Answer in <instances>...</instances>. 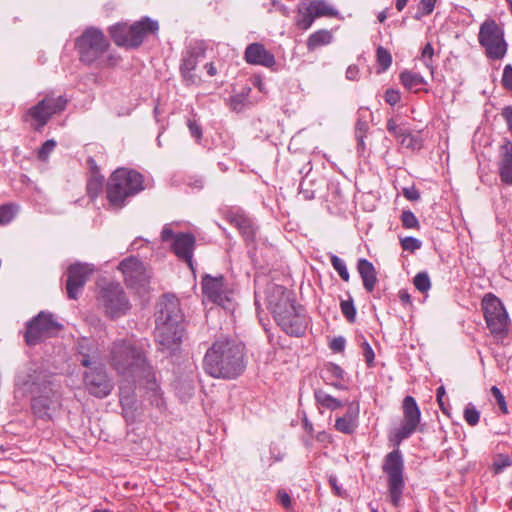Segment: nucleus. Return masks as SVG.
Returning a JSON list of instances; mask_svg holds the SVG:
<instances>
[{
	"label": "nucleus",
	"instance_id": "nucleus-27",
	"mask_svg": "<svg viewBox=\"0 0 512 512\" xmlns=\"http://www.w3.org/2000/svg\"><path fill=\"white\" fill-rule=\"evenodd\" d=\"M204 55V51L201 49H189L183 56L182 63L180 66V72L184 81L188 84H195L197 82V76L193 73L195 70L198 58Z\"/></svg>",
	"mask_w": 512,
	"mask_h": 512
},
{
	"label": "nucleus",
	"instance_id": "nucleus-2",
	"mask_svg": "<svg viewBox=\"0 0 512 512\" xmlns=\"http://www.w3.org/2000/svg\"><path fill=\"white\" fill-rule=\"evenodd\" d=\"M203 366L214 378L234 379L245 370L244 347L227 338L218 339L207 350Z\"/></svg>",
	"mask_w": 512,
	"mask_h": 512
},
{
	"label": "nucleus",
	"instance_id": "nucleus-48",
	"mask_svg": "<svg viewBox=\"0 0 512 512\" xmlns=\"http://www.w3.org/2000/svg\"><path fill=\"white\" fill-rule=\"evenodd\" d=\"M491 393L494 396V398L496 399L497 404L499 405L500 410L504 414H507L508 413V408H507L506 400H505L504 395L500 391V389L497 386H493L491 388Z\"/></svg>",
	"mask_w": 512,
	"mask_h": 512
},
{
	"label": "nucleus",
	"instance_id": "nucleus-52",
	"mask_svg": "<svg viewBox=\"0 0 512 512\" xmlns=\"http://www.w3.org/2000/svg\"><path fill=\"white\" fill-rule=\"evenodd\" d=\"M277 500L283 506V508H285L286 510H291L292 509L291 498H290L289 494L285 490H283V489H279L278 490V492H277Z\"/></svg>",
	"mask_w": 512,
	"mask_h": 512
},
{
	"label": "nucleus",
	"instance_id": "nucleus-6",
	"mask_svg": "<svg viewBox=\"0 0 512 512\" xmlns=\"http://www.w3.org/2000/svg\"><path fill=\"white\" fill-rule=\"evenodd\" d=\"M158 29L157 21L146 17L132 25H114L110 28V36L117 46L136 48L142 44L148 34H154Z\"/></svg>",
	"mask_w": 512,
	"mask_h": 512
},
{
	"label": "nucleus",
	"instance_id": "nucleus-47",
	"mask_svg": "<svg viewBox=\"0 0 512 512\" xmlns=\"http://www.w3.org/2000/svg\"><path fill=\"white\" fill-rule=\"evenodd\" d=\"M422 246V242L418 240L417 238L408 236L403 239H401V247L405 251L414 252L418 249H420Z\"/></svg>",
	"mask_w": 512,
	"mask_h": 512
},
{
	"label": "nucleus",
	"instance_id": "nucleus-5",
	"mask_svg": "<svg viewBox=\"0 0 512 512\" xmlns=\"http://www.w3.org/2000/svg\"><path fill=\"white\" fill-rule=\"evenodd\" d=\"M144 190V177L135 170L120 168L115 170L107 183V199L109 203L122 208L127 198Z\"/></svg>",
	"mask_w": 512,
	"mask_h": 512
},
{
	"label": "nucleus",
	"instance_id": "nucleus-36",
	"mask_svg": "<svg viewBox=\"0 0 512 512\" xmlns=\"http://www.w3.org/2000/svg\"><path fill=\"white\" fill-rule=\"evenodd\" d=\"M376 58L380 66V72L386 71L391 66L392 56L386 48L379 46L376 51Z\"/></svg>",
	"mask_w": 512,
	"mask_h": 512
},
{
	"label": "nucleus",
	"instance_id": "nucleus-19",
	"mask_svg": "<svg viewBox=\"0 0 512 512\" xmlns=\"http://www.w3.org/2000/svg\"><path fill=\"white\" fill-rule=\"evenodd\" d=\"M118 269L124 275L128 287L140 289L149 282V276L142 261L136 257H128L119 263Z\"/></svg>",
	"mask_w": 512,
	"mask_h": 512
},
{
	"label": "nucleus",
	"instance_id": "nucleus-49",
	"mask_svg": "<svg viewBox=\"0 0 512 512\" xmlns=\"http://www.w3.org/2000/svg\"><path fill=\"white\" fill-rule=\"evenodd\" d=\"M187 126L191 135L199 142L202 138V127L195 119H188Z\"/></svg>",
	"mask_w": 512,
	"mask_h": 512
},
{
	"label": "nucleus",
	"instance_id": "nucleus-39",
	"mask_svg": "<svg viewBox=\"0 0 512 512\" xmlns=\"http://www.w3.org/2000/svg\"><path fill=\"white\" fill-rule=\"evenodd\" d=\"M399 139L401 145L407 149L420 150L422 147V141L420 138L412 135L411 133L405 132Z\"/></svg>",
	"mask_w": 512,
	"mask_h": 512
},
{
	"label": "nucleus",
	"instance_id": "nucleus-8",
	"mask_svg": "<svg viewBox=\"0 0 512 512\" xmlns=\"http://www.w3.org/2000/svg\"><path fill=\"white\" fill-rule=\"evenodd\" d=\"M97 301L105 315L111 319L125 315L131 308L129 299L119 283L110 282L102 286Z\"/></svg>",
	"mask_w": 512,
	"mask_h": 512
},
{
	"label": "nucleus",
	"instance_id": "nucleus-13",
	"mask_svg": "<svg viewBox=\"0 0 512 512\" xmlns=\"http://www.w3.org/2000/svg\"><path fill=\"white\" fill-rule=\"evenodd\" d=\"M338 12L325 0H303L297 6L295 24L301 30L309 29L319 17H336Z\"/></svg>",
	"mask_w": 512,
	"mask_h": 512
},
{
	"label": "nucleus",
	"instance_id": "nucleus-46",
	"mask_svg": "<svg viewBox=\"0 0 512 512\" xmlns=\"http://www.w3.org/2000/svg\"><path fill=\"white\" fill-rule=\"evenodd\" d=\"M56 141L53 139L45 141L38 150L37 157L41 161H46L50 153L55 149Z\"/></svg>",
	"mask_w": 512,
	"mask_h": 512
},
{
	"label": "nucleus",
	"instance_id": "nucleus-16",
	"mask_svg": "<svg viewBox=\"0 0 512 512\" xmlns=\"http://www.w3.org/2000/svg\"><path fill=\"white\" fill-rule=\"evenodd\" d=\"M16 384L30 393H38L53 387L47 373L36 364H30L22 369L17 375Z\"/></svg>",
	"mask_w": 512,
	"mask_h": 512
},
{
	"label": "nucleus",
	"instance_id": "nucleus-10",
	"mask_svg": "<svg viewBox=\"0 0 512 512\" xmlns=\"http://www.w3.org/2000/svg\"><path fill=\"white\" fill-rule=\"evenodd\" d=\"M63 328L53 316V314L41 311L26 324L24 334L25 342L28 346H35L46 338L56 336Z\"/></svg>",
	"mask_w": 512,
	"mask_h": 512
},
{
	"label": "nucleus",
	"instance_id": "nucleus-62",
	"mask_svg": "<svg viewBox=\"0 0 512 512\" xmlns=\"http://www.w3.org/2000/svg\"><path fill=\"white\" fill-rule=\"evenodd\" d=\"M230 102L233 110H240L243 106V97L241 95L232 96Z\"/></svg>",
	"mask_w": 512,
	"mask_h": 512
},
{
	"label": "nucleus",
	"instance_id": "nucleus-63",
	"mask_svg": "<svg viewBox=\"0 0 512 512\" xmlns=\"http://www.w3.org/2000/svg\"><path fill=\"white\" fill-rule=\"evenodd\" d=\"M176 234H174L173 230L167 226H165L161 232L162 241H169L170 239L174 240Z\"/></svg>",
	"mask_w": 512,
	"mask_h": 512
},
{
	"label": "nucleus",
	"instance_id": "nucleus-31",
	"mask_svg": "<svg viewBox=\"0 0 512 512\" xmlns=\"http://www.w3.org/2000/svg\"><path fill=\"white\" fill-rule=\"evenodd\" d=\"M332 34L330 31L321 29L312 33L307 39V48L309 51H314L320 46L328 45L332 41Z\"/></svg>",
	"mask_w": 512,
	"mask_h": 512
},
{
	"label": "nucleus",
	"instance_id": "nucleus-37",
	"mask_svg": "<svg viewBox=\"0 0 512 512\" xmlns=\"http://www.w3.org/2000/svg\"><path fill=\"white\" fill-rule=\"evenodd\" d=\"M340 309L344 317L348 322L354 323L356 320V308L353 303V299L349 296L348 300H342L340 302Z\"/></svg>",
	"mask_w": 512,
	"mask_h": 512
},
{
	"label": "nucleus",
	"instance_id": "nucleus-12",
	"mask_svg": "<svg viewBox=\"0 0 512 512\" xmlns=\"http://www.w3.org/2000/svg\"><path fill=\"white\" fill-rule=\"evenodd\" d=\"M482 310L490 333L504 338L508 333V314L504 305L494 294H486L482 299Z\"/></svg>",
	"mask_w": 512,
	"mask_h": 512
},
{
	"label": "nucleus",
	"instance_id": "nucleus-64",
	"mask_svg": "<svg viewBox=\"0 0 512 512\" xmlns=\"http://www.w3.org/2000/svg\"><path fill=\"white\" fill-rule=\"evenodd\" d=\"M329 483H330L331 487L333 488V490H334L335 494H336L337 496L342 497V496H343V493H342V491H341L340 487H339V486H338V484H337V479H336V477H334V476H330V478H329Z\"/></svg>",
	"mask_w": 512,
	"mask_h": 512
},
{
	"label": "nucleus",
	"instance_id": "nucleus-7",
	"mask_svg": "<svg viewBox=\"0 0 512 512\" xmlns=\"http://www.w3.org/2000/svg\"><path fill=\"white\" fill-rule=\"evenodd\" d=\"M68 100L64 96L55 97L46 94L36 105L30 107L22 116V120L29 123L35 131H41L55 115L65 110Z\"/></svg>",
	"mask_w": 512,
	"mask_h": 512
},
{
	"label": "nucleus",
	"instance_id": "nucleus-18",
	"mask_svg": "<svg viewBox=\"0 0 512 512\" xmlns=\"http://www.w3.org/2000/svg\"><path fill=\"white\" fill-rule=\"evenodd\" d=\"M93 272L94 267L87 263H75L67 268L66 291L69 299L78 298Z\"/></svg>",
	"mask_w": 512,
	"mask_h": 512
},
{
	"label": "nucleus",
	"instance_id": "nucleus-58",
	"mask_svg": "<svg viewBox=\"0 0 512 512\" xmlns=\"http://www.w3.org/2000/svg\"><path fill=\"white\" fill-rule=\"evenodd\" d=\"M358 414H359L358 406L350 404L343 417H345L347 420L351 421L352 423L356 424Z\"/></svg>",
	"mask_w": 512,
	"mask_h": 512
},
{
	"label": "nucleus",
	"instance_id": "nucleus-21",
	"mask_svg": "<svg viewBox=\"0 0 512 512\" xmlns=\"http://www.w3.org/2000/svg\"><path fill=\"white\" fill-rule=\"evenodd\" d=\"M182 335V323H156L155 338L162 349L175 350L181 342Z\"/></svg>",
	"mask_w": 512,
	"mask_h": 512
},
{
	"label": "nucleus",
	"instance_id": "nucleus-41",
	"mask_svg": "<svg viewBox=\"0 0 512 512\" xmlns=\"http://www.w3.org/2000/svg\"><path fill=\"white\" fill-rule=\"evenodd\" d=\"M330 262L333 268L338 272L339 276L344 280L345 282L349 281L350 275L347 270L345 262L339 258L336 255L330 256Z\"/></svg>",
	"mask_w": 512,
	"mask_h": 512
},
{
	"label": "nucleus",
	"instance_id": "nucleus-26",
	"mask_svg": "<svg viewBox=\"0 0 512 512\" xmlns=\"http://www.w3.org/2000/svg\"><path fill=\"white\" fill-rule=\"evenodd\" d=\"M227 220L239 230L247 245L255 244L257 227L251 219L244 214L231 213L227 216Z\"/></svg>",
	"mask_w": 512,
	"mask_h": 512
},
{
	"label": "nucleus",
	"instance_id": "nucleus-24",
	"mask_svg": "<svg viewBox=\"0 0 512 512\" xmlns=\"http://www.w3.org/2000/svg\"><path fill=\"white\" fill-rule=\"evenodd\" d=\"M195 237L191 233H178L174 237L172 250L175 255L192 268V256L195 247Z\"/></svg>",
	"mask_w": 512,
	"mask_h": 512
},
{
	"label": "nucleus",
	"instance_id": "nucleus-15",
	"mask_svg": "<svg viewBox=\"0 0 512 512\" xmlns=\"http://www.w3.org/2000/svg\"><path fill=\"white\" fill-rule=\"evenodd\" d=\"M82 382L90 395L100 399L109 396L114 388V383L103 365L86 369L82 374Z\"/></svg>",
	"mask_w": 512,
	"mask_h": 512
},
{
	"label": "nucleus",
	"instance_id": "nucleus-17",
	"mask_svg": "<svg viewBox=\"0 0 512 512\" xmlns=\"http://www.w3.org/2000/svg\"><path fill=\"white\" fill-rule=\"evenodd\" d=\"M39 395L34 396L31 402L33 414L43 420H51L52 415L61 406V395L53 387L38 392Z\"/></svg>",
	"mask_w": 512,
	"mask_h": 512
},
{
	"label": "nucleus",
	"instance_id": "nucleus-45",
	"mask_svg": "<svg viewBox=\"0 0 512 512\" xmlns=\"http://www.w3.org/2000/svg\"><path fill=\"white\" fill-rule=\"evenodd\" d=\"M512 465V461L509 456L504 454H498L495 456L493 461V470L496 474L503 471L504 468Z\"/></svg>",
	"mask_w": 512,
	"mask_h": 512
},
{
	"label": "nucleus",
	"instance_id": "nucleus-35",
	"mask_svg": "<svg viewBox=\"0 0 512 512\" xmlns=\"http://www.w3.org/2000/svg\"><path fill=\"white\" fill-rule=\"evenodd\" d=\"M18 211V206L12 203L0 206V225L10 223Z\"/></svg>",
	"mask_w": 512,
	"mask_h": 512
},
{
	"label": "nucleus",
	"instance_id": "nucleus-9",
	"mask_svg": "<svg viewBox=\"0 0 512 512\" xmlns=\"http://www.w3.org/2000/svg\"><path fill=\"white\" fill-rule=\"evenodd\" d=\"M478 41L489 59L501 60L505 57L508 44L504 38V29L495 20L487 19L481 24Z\"/></svg>",
	"mask_w": 512,
	"mask_h": 512
},
{
	"label": "nucleus",
	"instance_id": "nucleus-50",
	"mask_svg": "<svg viewBox=\"0 0 512 512\" xmlns=\"http://www.w3.org/2000/svg\"><path fill=\"white\" fill-rule=\"evenodd\" d=\"M386 128L389 133L398 139L406 132L393 118L387 120Z\"/></svg>",
	"mask_w": 512,
	"mask_h": 512
},
{
	"label": "nucleus",
	"instance_id": "nucleus-23",
	"mask_svg": "<svg viewBox=\"0 0 512 512\" xmlns=\"http://www.w3.org/2000/svg\"><path fill=\"white\" fill-rule=\"evenodd\" d=\"M201 285L203 294L210 301L216 304H222L225 300H227V289L224 283V277L222 275L217 277L205 275L202 278Z\"/></svg>",
	"mask_w": 512,
	"mask_h": 512
},
{
	"label": "nucleus",
	"instance_id": "nucleus-11",
	"mask_svg": "<svg viewBox=\"0 0 512 512\" xmlns=\"http://www.w3.org/2000/svg\"><path fill=\"white\" fill-rule=\"evenodd\" d=\"M382 470L388 476V490L394 506H398L404 490V460L399 449L388 453L383 461Z\"/></svg>",
	"mask_w": 512,
	"mask_h": 512
},
{
	"label": "nucleus",
	"instance_id": "nucleus-57",
	"mask_svg": "<svg viewBox=\"0 0 512 512\" xmlns=\"http://www.w3.org/2000/svg\"><path fill=\"white\" fill-rule=\"evenodd\" d=\"M345 343H346L345 338L342 336H338V337H335L330 342V348L334 352H342L345 348Z\"/></svg>",
	"mask_w": 512,
	"mask_h": 512
},
{
	"label": "nucleus",
	"instance_id": "nucleus-42",
	"mask_svg": "<svg viewBox=\"0 0 512 512\" xmlns=\"http://www.w3.org/2000/svg\"><path fill=\"white\" fill-rule=\"evenodd\" d=\"M413 282L416 289L422 293L427 292L431 287L430 278L426 272H419L416 274Z\"/></svg>",
	"mask_w": 512,
	"mask_h": 512
},
{
	"label": "nucleus",
	"instance_id": "nucleus-33",
	"mask_svg": "<svg viewBox=\"0 0 512 512\" xmlns=\"http://www.w3.org/2000/svg\"><path fill=\"white\" fill-rule=\"evenodd\" d=\"M104 177L99 171L91 172L90 177L87 180L86 190L87 194L91 199L97 198L103 188Z\"/></svg>",
	"mask_w": 512,
	"mask_h": 512
},
{
	"label": "nucleus",
	"instance_id": "nucleus-34",
	"mask_svg": "<svg viewBox=\"0 0 512 512\" xmlns=\"http://www.w3.org/2000/svg\"><path fill=\"white\" fill-rule=\"evenodd\" d=\"M368 130H369L368 122L364 118L359 117L355 124V137L358 141V149H361V150L365 149L364 138L366 137Z\"/></svg>",
	"mask_w": 512,
	"mask_h": 512
},
{
	"label": "nucleus",
	"instance_id": "nucleus-4",
	"mask_svg": "<svg viewBox=\"0 0 512 512\" xmlns=\"http://www.w3.org/2000/svg\"><path fill=\"white\" fill-rule=\"evenodd\" d=\"M110 43L104 33L97 28L89 27L75 40V48L79 60L85 65H95L97 68L115 67L121 60L117 54L105 56Z\"/></svg>",
	"mask_w": 512,
	"mask_h": 512
},
{
	"label": "nucleus",
	"instance_id": "nucleus-22",
	"mask_svg": "<svg viewBox=\"0 0 512 512\" xmlns=\"http://www.w3.org/2000/svg\"><path fill=\"white\" fill-rule=\"evenodd\" d=\"M77 359L86 369L102 365L98 346L86 337L80 338L77 342Z\"/></svg>",
	"mask_w": 512,
	"mask_h": 512
},
{
	"label": "nucleus",
	"instance_id": "nucleus-43",
	"mask_svg": "<svg viewBox=\"0 0 512 512\" xmlns=\"http://www.w3.org/2000/svg\"><path fill=\"white\" fill-rule=\"evenodd\" d=\"M464 419L470 426H475L479 423L480 412L472 404H468L464 409Z\"/></svg>",
	"mask_w": 512,
	"mask_h": 512
},
{
	"label": "nucleus",
	"instance_id": "nucleus-56",
	"mask_svg": "<svg viewBox=\"0 0 512 512\" xmlns=\"http://www.w3.org/2000/svg\"><path fill=\"white\" fill-rule=\"evenodd\" d=\"M326 372L331 376V377H334L336 379H342L343 378V375H344V371L343 369L336 365V364H329L327 367H326Z\"/></svg>",
	"mask_w": 512,
	"mask_h": 512
},
{
	"label": "nucleus",
	"instance_id": "nucleus-20",
	"mask_svg": "<svg viewBox=\"0 0 512 512\" xmlns=\"http://www.w3.org/2000/svg\"><path fill=\"white\" fill-rule=\"evenodd\" d=\"M156 323H182L183 313L179 299L172 294L164 295L158 303L156 312Z\"/></svg>",
	"mask_w": 512,
	"mask_h": 512
},
{
	"label": "nucleus",
	"instance_id": "nucleus-14",
	"mask_svg": "<svg viewBox=\"0 0 512 512\" xmlns=\"http://www.w3.org/2000/svg\"><path fill=\"white\" fill-rule=\"evenodd\" d=\"M402 410L403 422L391 437V441L396 446L400 445L404 439L409 438L417 430L421 421V411L414 397L409 395L404 397Z\"/></svg>",
	"mask_w": 512,
	"mask_h": 512
},
{
	"label": "nucleus",
	"instance_id": "nucleus-61",
	"mask_svg": "<svg viewBox=\"0 0 512 512\" xmlns=\"http://www.w3.org/2000/svg\"><path fill=\"white\" fill-rule=\"evenodd\" d=\"M359 77V68L355 65H351L346 70V78L349 80H357Z\"/></svg>",
	"mask_w": 512,
	"mask_h": 512
},
{
	"label": "nucleus",
	"instance_id": "nucleus-32",
	"mask_svg": "<svg viewBox=\"0 0 512 512\" xmlns=\"http://www.w3.org/2000/svg\"><path fill=\"white\" fill-rule=\"evenodd\" d=\"M314 397L319 405L332 411L344 406L339 399L331 396L322 389H316L314 391Z\"/></svg>",
	"mask_w": 512,
	"mask_h": 512
},
{
	"label": "nucleus",
	"instance_id": "nucleus-3",
	"mask_svg": "<svg viewBox=\"0 0 512 512\" xmlns=\"http://www.w3.org/2000/svg\"><path fill=\"white\" fill-rule=\"evenodd\" d=\"M107 361L119 375L129 378L148 377L151 366L143 349L133 339H117L108 348Z\"/></svg>",
	"mask_w": 512,
	"mask_h": 512
},
{
	"label": "nucleus",
	"instance_id": "nucleus-40",
	"mask_svg": "<svg viewBox=\"0 0 512 512\" xmlns=\"http://www.w3.org/2000/svg\"><path fill=\"white\" fill-rule=\"evenodd\" d=\"M401 224L405 229H416L420 228V223L414 213L410 210L402 211L400 216Z\"/></svg>",
	"mask_w": 512,
	"mask_h": 512
},
{
	"label": "nucleus",
	"instance_id": "nucleus-1",
	"mask_svg": "<svg viewBox=\"0 0 512 512\" xmlns=\"http://www.w3.org/2000/svg\"><path fill=\"white\" fill-rule=\"evenodd\" d=\"M266 301L274 320L286 334L295 337L305 334L307 317L304 308L295 304L292 291L278 284H270L266 290Z\"/></svg>",
	"mask_w": 512,
	"mask_h": 512
},
{
	"label": "nucleus",
	"instance_id": "nucleus-59",
	"mask_svg": "<svg viewBox=\"0 0 512 512\" xmlns=\"http://www.w3.org/2000/svg\"><path fill=\"white\" fill-rule=\"evenodd\" d=\"M433 55H434V48H433V46L431 45V43H429V42H428V43L424 46V48H423V50H422V59L424 60V62H425V64H426V66H427V67H428V66H430V63H428V62H427V59H428L429 61H431V60H432Z\"/></svg>",
	"mask_w": 512,
	"mask_h": 512
},
{
	"label": "nucleus",
	"instance_id": "nucleus-29",
	"mask_svg": "<svg viewBox=\"0 0 512 512\" xmlns=\"http://www.w3.org/2000/svg\"><path fill=\"white\" fill-rule=\"evenodd\" d=\"M357 270L367 292H372L377 284V272L374 265L367 259L361 258L357 263Z\"/></svg>",
	"mask_w": 512,
	"mask_h": 512
},
{
	"label": "nucleus",
	"instance_id": "nucleus-28",
	"mask_svg": "<svg viewBox=\"0 0 512 512\" xmlns=\"http://www.w3.org/2000/svg\"><path fill=\"white\" fill-rule=\"evenodd\" d=\"M499 176L506 185H512V142L508 139L500 147Z\"/></svg>",
	"mask_w": 512,
	"mask_h": 512
},
{
	"label": "nucleus",
	"instance_id": "nucleus-53",
	"mask_svg": "<svg viewBox=\"0 0 512 512\" xmlns=\"http://www.w3.org/2000/svg\"><path fill=\"white\" fill-rule=\"evenodd\" d=\"M361 347L363 350V355L365 357V361H366L367 365L371 367L374 363V358H375L374 351L367 341H364L362 343Z\"/></svg>",
	"mask_w": 512,
	"mask_h": 512
},
{
	"label": "nucleus",
	"instance_id": "nucleus-55",
	"mask_svg": "<svg viewBox=\"0 0 512 512\" xmlns=\"http://www.w3.org/2000/svg\"><path fill=\"white\" fill-rule=\"evenodd\" d=\"M402 194L410 201H417L420 198V193L415 186L404 187L402 189Z\"/></svg>",
	"mask_w": 512,
	"mask_h": 512
},
{
	"label": "nucleus",
	"instance_id": "nucleus-60",
	"mask_svg": "<svg viewBox=\"0 0 512 512\" xmlns=\"http://www.w3.org/2000/svg\"><path fill=\"white\" fill-rule=\"evenodd\" d=\"M445 395H446V391H445L444 386L438 387L436 390V398H437V402L440 406V409L442 410L443 413H446V408L444 406Z\"/></svg>",
	"mask_w": 512,
	"mask_h": 512
},
{
	"label": "nucleus",
	"instance_id": "nucleus-38",
	"mask_svg": "<svg viewBox=\"0 0 512 512\" xmlns=\"http://www.w3.org/2000/svg\"><path fill=\"white\" fill-rule=\"evenodd\" d=\"M436 1L437 0H420L414 19L420 20L422 17L430 15L434 10Z\"/></svg>",
	"mask_w": 512,
	"mask_h": 512
},
{
	"label": "nucleus",
	"instance_id": "nucleus-25",
	"mask_svg": "<svg viewBox=\"0 0 512 512\" xmlns=\"http://www.w3.org/2000/svg\"><path fill=\"white\" fill-rule=\"evenodd\" d=\"M245 60L249 64L271 68L275 65L274 55L261 43H252L245 50Z\"/></svg>",
	"mask_w": 512,
	"mask_h": 512
},
{
	"label": "nucleus",
	"instance_id": "nucleus-54",
	"mask_svg": "<svg viewBox=\"0 0 512 512\" xmlns=\"http://www.w3.org/2000/svg\"><path fill=\"white\" fill-rule=\"evenodd\" d=\"M384 98L388 104L393 106V105H396L400 101L401 96H400L399 91L394 90V89H388L385 92Z\"/></svg>",
	"mask_w": 512,
	"mask_h": 512
},
{
	"label": "nucleus",
	"instance_id": "nucleus-51",
	"mask_svg": "<svg viewBox=\"0 0 512 512\" xmlns=\"http://www.w3.org/2000/svg\"><path fill=\"white\" fill-rule=\"evenodd\" d=\"M501 82L505 89L512 92V65L507 64L504 67Z\"/></svg>",
	"mask_w": 512,
	"mask_h": 512
},
{
	"label": "nucleus",
	"instance_id": "nucleus-30",
	"mask_svg": "<svg viewBox=\"0 0 512 512\" xmlns=\"http://www.w3.org/2000/svg\"><path fill=\"white\" fill-rule=\"evenodd\" d=\"M402 85L409 91L418 92L421 86L425 84L424 78L419 74L411 71H403L400 74Z\"/></svg>",
	"mask_w": 512,
	"mask_h": 512
},
{
	"label": "nucleus",
	"instance_id": "nucleus-44",
	"mask_svg": "<svg viewBox=\"0 0 512 512\" xmlns=\"http://www.w3.org/2000/svg\"><path fill=\"white\" fill-rule=\"evenodd\" d=\"M357 424L352 423L347 420L345 417H338L335 422V428L342 433L352 434L356 428Z\"/></svg>",
	"mask_w": 512,
	"mask_h": 512
}]
</instances>
